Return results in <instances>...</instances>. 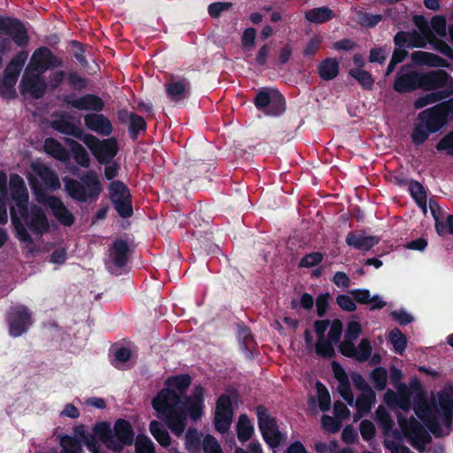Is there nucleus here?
I'll use <instances>...</instances> for the list:
<instances>
[{
	"mask_svg": "<svg viewBox=\"0 0 453 453\" xmlns=\"http://www.w3.org/2000/svg\"><path fill=\"white\" fill-rule=\"evenodd\" d=\"M402 372L391 367V379L396 391L388 389L383 395V402L389 408L409 411L413 399V411L426 428L435 436L449 434L453 419V385L446 386L437 393L432 403L426 399V392L418 380H412L409 385L399 383Z\"/></svg>",
	"mask_w": 453,
	"mask_h": 453,
	"instance_id": "nucleus-1",
	"label": "nucleus"
},
{
	"mask_svg": "<svg viewBox=\"0 0 453 453\" xmlns=\"http://www.w3.org/2000/svg\"><path fill=\"white\" fill-rule=\"evenodd\" d=\"M189 385L190 378L188 375L170 377L151 403L157 417L177 436L185 431L187 415L197 420L203 414L205 389L202 386H196L191 395L185 398L184 394Z\"/></svg>",
	"mask_w": 453,
	"mask_h": 453,
	"instance_id": "nucleus-2",
	"label": "nucleus"
},
{
	"mask_svg": "<svg viewBox=\"0 0 453 453\" xmlns=\"http://www.w3.org/2000/svg\"><path fill=\"white\" fill-rule=\"evenodd\" d=\"M73 435H65L60 439L62 453H82L84 445L90 453H120L125 447L134 442V431L131 423L118 418L113 425L107 420L93 424L90 432L80 424L73 428Z\"/></svg>",
	"mask_w": 453,
	"mask_h": 453,
	"instance_id": "nucleus-3",
	"label": "nucleus"
},
{
	"mask_svg": "<svg viewBox=\"0 0 453 453\" xmlns=\"http://www.w3.org/2000/svg\"><path fill=\"white\" fill-rule=\"evenodd\" d=\"M10 196L13 204L10 208L12 222L17 237L22 242L30 243L27 229L35 234H42L49 228L47 218L36 205L27 206L28 191L24 180L17 175L10 177Z\"/></svg>",
	"mask_w": 453,
	"mask_h": 453,
	"instance_id": "nucleus-4",
	"label": "nucleus"
},
{
	"mask_svg": "<svg viewBox=\"0 0 453 453\" xmlns=\"http://www.w3.org/2000/svg\"><path fill=\"white\" fill-rule=\"evenodd\" d=\"M418 88L440 89L439 92L430 93L415 101V107L422 108L445 99L449 95L453 94V78L444 71L418 73L402 69L395 81V90L403 93Z\"/></svg>",
	"mask_w": 453,
	"mask_h": 453,
	"instance_id": "nucleus-5",
	"label": "nucleus"
},
{
	"mask_svg": "<svg viewBox=\"0 0 453 453\" xmlns=\"http://www.w3.org/2000/svg\"><path fill=\"white\" fill-rule=\"evenodd\" d=\"M27 178L36 201L50 208L61 224L65 226L72 225L73 222L72 214L58 198L50 196L45 192V189H58L60 188L58 177L45 165L35 161L31 164Z\"/></svg>",
	"mask_w": 453,
	"mask_h": 453,
	"instance_id": "nucleus-6",
	"label": "nucleus"
},
{
	"mask_svg": "<svg viewBox=\"0 0 453 453\" xmlns=\"http://www.w3.org/2000/svg\"><path fill=\"white\" fill-rule=\"evenodd\" d=\"M59 65L60 61L49 49L42 47L35 50L22 78L23 93L36 98L42 96L46 91V82L42 76V73L47 69Z\"/></svg>",
	"mask_w": 453,
	"mask_h": 453,
	"instance_id": "nucleus-7",
	"label": "nucleus"
},
{
	"mask_svg": "<svg viewBox=\"0 0 453 453\" xmlns=\"http://www.w3.org/2000/svg\"><path fill=\"white\" fill-rule=\"evenodd\" d=\"M395 44L399 47L425 48L430 43L434 50L453 60V48L441 39L436 38L426 28L420 27L419 32L398 33L395 36Z\"/></svg>",
	"mask_w": 453,
	"mask_h": 453,
	"instance_id": "nucleus-8",
	"label": "nucleus"
},
{
	"mask_svg": "<svg viewBox=\"0 0 453 453\" xmlns=\"http://www.w3.org/2000/svg\"><path fill=\"white\" fill-rule=\"evenodd\" d=\"M317 342L315 344L316 353L322 357H331L334 352V345L336 343L342 333V325L340 320L317 321L314 325Z\"/></svg>",
	"mask_w": 453,
	"mask_h": 453,
	"instance_id": "nucleus-9",
	"label": "nucleus"
},
{
	"mask_svg": "<svg viewBox=\"0 0 453 453\" xmlns=\"http://www.w3.org/2000/svg\"><path fill=\"white\" fill-rule=\"evenodd\" d=\"M81 181V183L73 180H65V189L74 199L85 201L90 197L97 196L101 193L100 181L95 172L87 173Z\"/></svg>",
	"mask_w": 453,
	"mask_h": 453,
	"instance_id": "nucleus-10",
	"label": "nucleus"
},
{
	"mask_svg": "<svg viewBox=\"0 0 453 453\" xmlns=\"http://www.w3.org/2000/svg\"><path fill=\"white\" fill-rule=\"evenodd\" d=\"M418 120L424 123L433 133L439 131L449 120H453V98L447 103L423 111L418 114Z\"/></svg>",
	"mask_w": 453,
	"mask_h": 453,
	"instance_id": "nucleus-11",
	"label": "nucleus"
},
{
	"mask_svg": "<svg viewBox=\"0 0 453 453\" xmlns=\"http://www.w3.org/2000/svg\"><path fill=\"white\" fill-rule=\"evenodd\" d=\"M11 39L18 45H25L28 36L24 26L18 20L0 18V52L11 49Z\"/></svg>",
	"mask_w": 453,
	"mask_h": 453,
	"instance_id": "nucleus-12",
	"label": "nucleus"
},
{
	"mask_svg": "<svg viewBox=\"0 0 453 453\" xmlns=\"http://www.w3.org/2000/svg\"><path fill=\"white\" fill-rule=\"evenodd\" d=\"M257 416L258 428L269 447L275 449L281 442L286 441V434L279 431L276 420L269 414L265 407L258 406L257 408Z\"/></svg>",
	"mask_w": 453,
	"mask_h": 453,
	"instance_id": "nucleus-13",
	"label": "nucleus"
},
{
	"mask_svg": "<svg viewBox=\"0 0 453 453\" xmlns=\"http://www.w3.org/2000/svg\"><path fill=\"white\" fill-rule=\"evenodd\" d=\"M83 142L100 164L109 163L118 151V144L113 138L101 141L95 135L87 134Z\"/></svg>",
	"mask_w": 453,
	"mask_h": 453,
	"instance_id": "nucleus-14",
	"label": "nucleus"
},
{
	"mask_svg": "<svg viewBox=\"0 0 453 453\" xmlns=\"http://www.w3.org/2000/svg\"><path fill=\"white\" fill-rule=\"evenodd\" d=\"M234 398V394H223L217 400L214 411V426L219 433H226L230 428L234 415L232 407Z\"/></svg>",
	"mask_w": 453,
	"mask_h": 453,
	"instance_id": "nucleus-15",
	"label": "nucleus"
},
{
	"mask_svg": "<svg viewBox=\"0 0 453 453\" xmlns=\"http://www.w3.org/2000/svg\"><path fill=\"white\" fill-rule=\"evenodd\" d=\"M255 104L258 109L267 108L265 112L270 115H278L284 111V99L280 93L273 88L259 91Z\"/></svg>",
	"mask_w": 453,
	"mask_h": 453,
	"instance_id": "nucleus-16",
	"label": "nucleus"
},
{
	"mask_svg": "<svg viewBox=\"0 0 453 453\" xmlns=\"http://www.w3.org/2000/svg\"><path fill=\"white\" fill-rule=\"evenodd\" d=\"M110 196L118 213L121 217H129L133 210L130 194L127 187L120 181H113L110 185Z\"/></svg>",
	"mask_w": 453,
	"mask_h": 453,
	"instance_id": "nucleus-17",
	"label": "nucleus"
},
{
	"mask_svg": "<svg viewBox=\"0 0 453 453\" xmlns=\"http://www.w3.org/2000/svg\"><path fill=\"white\" fill-rule=\"evenodd\" d=\"M31 318L28 311L24 306L14 308L9 315V331L11 335L17 337L21 335L31 325Z\"/></svg>",
	"mask_w": 453,
	"mask_h": 453,
	"instance_id": "nucleus-18",
	"label": "nucleus"
},
{
	"mask_svg": "<svg viewBox=\"0 0 453 453\" xmlns=\"http://www.w3.org/2000/svg\"><path fill=\"white\" fill-rule=\"evenodd\" d=\"M339 348L342 355L360 362L368 360L372 351L371 342L366 338L362 339L357 346H355L354 343L350 345L341 343Z\"/></svg>",
	"mask_w": 453,
	"mask_h": 453,
	"instance_id": "nucleus-19",
	"label": "nucleus"
},
{
	"mask_svg": "<svg viewBox=\"0 0 453 453\" xmlns=\"http://www.w3.org/2000/svg\"><path fill=\"white\" fill-rule=\"evenodd\" d=\"M332 371L338 381V392L342 397L349 404H354V395L350 388L349 380L343 368L336 362L332 363Z\"/></svg>",
	"mask_w": 453,
	"mask_h": 453,
	"instance_id": "nucleus-20",
	"label": "nucleus"
},
{
	"mask_svg": "<svg viewBox=\"0 0 453 453\" xmlns=\"http://www.w3.org/2000/svg\"><path fill=\"white\" fill-rule=\"evenodd\" d=\"M84 124L88 129L100 135L107 136L112 132L111 121L102 114H87Z\"/></svg>",
	"mask_w": 453,
	"mask_h": 453,
	"instance_id": "nucleus-21",
	"label": "nucleus"
},
{
	"mask_svg": "<svg viewBox=\"0 0 453 453\" xmlns=\"http://www.w3.org/2000/svg\"><path fill=\"white\" fill-rule=\"evenodd\" d=\"M127 246L124 242H117L112 246L107 261L108 268L117 273L127 260Z\"/></svg>",
	"mask_w": 453,
	"mask_h": 453,
	"instance_id": "nucleus-22",
	"label": "nucleus"
},
{
	"mask_svg": "<svg viewBox=\"0 0 453 453\" xmlns=\"http://www.w3.org/2000/svg\"><path fill=\"white\" fill-rule=\"evenodd\" d=\"M52 127L57 131L74 136L83 142V138L87 134L81 127L75 126L70 117L62 115L52 121Z\"/></svg>",
	"mask_w": 453,
	"mask_h": 453,
	"instance_id": "nucleus-23",
	"label": "nucleus"
},
{
	"mask_svg": "<svg viewBox=\"0 0 453 453\" xmlns=\"http://www.w3.org/2000/svg\"><path fill=\"white\" fill-rule=\"evenodd\" d=\"M411 59L416 65H427L431 67H449V62L438 55L426 51H415Z\"/></svg>",
	"mask_w": 453,
	"mask_h": 453,
	"instance_id": "nucleus-24",
	"label": "nucleus"
},
{
	"mask_svg": "<svg viewBox=\"0 0 453 453\" xmlns=\"http://www.w3.org/2000/svg\"><path fill=\"white\" fill-rule=\"evenodd\" d=\"M346 242L349 246L366 251L375 246L379 242V239L375 236L366 235L362 233H350L346 237Z\"/></svg>",
	"mask_w": 453,
	"mask_h": 453,
	"instance_id": "nucleus-25",
	"label": "nucleus"
},
{
	"mask_svg": "<svg viewBox=\"0 0 453 453\" xmlns=\"http://www.w3.org/2000/svg\"><path fill=\"white\" fill-rule=\"evenodd\" d=\"M27 59L26 51L19 52L9 64L5 70L4 81L9 86H12L19 74V72Z\"/></svg>",
	"mask_w": 453,
	"mask_h": 453,
	"instance_id": "nucleus-26",
	"label": "nucleus"
},
{
	"mask_svg": "<svg viewBox=\"0 0 453 453\" xmlns=\"http://www.w3.org/2000/svg\"><path fill=\"white\" fill-rule=\"evenodd\" d=\"M67 104L79 110L101 111L104 104L100 98L92 95H87L80 98H69Z\"/></svg>",
	"mask_w": 453,
	"mask_h": 453,
	"instance_id": "nucleus-27",
	"label": "nucleus"
},
{
	"mask_svg": "<svg viewBox=\"0 0 453 453\" xmlns=\"http://www.w3.org/2000/svg\"><path fill=\"white\" fill-rule=\"evenodd\" d=\"M356 302L369 304L372 309H380L386 305V303L377 295L371 296L367 289H356L350 292Z\"/></svg>",
	"mask_w": 453,
	"mask_h": 453,
	"instance_id": "nucleus-28",
	"label": "nucleus"
},
{
	"mask_svg": "<svg viewBox=\"0 0 453 453\" xmlns=\"http://www.w3.org/2000/svg\"><path fill=\"white\" fill-rule=\"evenodd\" d=\"M376 403V395L375 393L368 394H360V395L357 397L355 405L357 409V414L354 416V421H357L360 419L363 416L367 414L372 407Z\"/></svg>",
	"mask_w": 453,
	"mask_h": 453,
	"instance_id": "nucleus-29",
	"label": "nucleus"
},
{
	"mask_svg": "<svg viewBox=\"0 0 453 453\" xmlns=\"http://www.w3.org/2000/svg\"><path fill=\"white\" fill-rule=\"evenodd\" d=\"M65 143L70 147L76 163L82 167H88L90 157L85 148L72 139H66Z\"/></svg>",
	"mask_w": 453,
	"mask_h": 453,
	"instance_id": "nucleus-30",
	"label": "nucleus"
},
{
	"mask_svg": "<svg viewBox=\"0 0 453 453\" xmlns=\"http://www.w3.org/2000/svg\"><path fill=\"white\" fill-rule=\"evenodd\" d=\"M150 432L155 440L158 442V444L162 447L167 448L171 445V436L160 422L152 420L150 423Z\"/></svg>",
	"mask_w": 453,
	"mask_h": 453,
	"instance_id": "nucleus-31",
	"label": "nucleus"
},
{
	"mask_svg": "<svg viewBox=\"0 0 453 453\" xmlns=\"http://www.w3.org/2000/svg\"><path fill=\"white\" fill-rule=\"evenodd\" d=\"M431 212L435 220L436 232L440 235L453 234V215L447 218L446 222L441 221L438 218L439 207L435 203L429 204Z\"/></svg>",
	"mask_w": 453,
	"mask_h": 453,
	"instance_id": "nucleus-32",
	"label": "nucleus"
},
{
	"mask_svg": "<svg viewBox=\"0 0 453 453\" xmlns=\"http://www.w3.org/2000/svg\"><path fill=\"white\" fill-rule=\"evenodd\" d=\"M7 175L0 172V223L5 224L8 221L6 201L8 199V189L6 187Z\"/></svg>",
	"mask_w": 453,
	"mask_h": 453,
	"instance_id": "nucleus-33",
	"label": "nucleus"
},
{
	"mask_svg": "<svg viewBox=\"0 0 453 453\" xmlns=\"http://www.w3.org/2000/svg\"><path fill=\"white\" fill-rule=\"evenodd\" d=\"M44 150L47 154L61 161H66L69 157L66 150L58 142L51 138L45 140Z\"/></svg>",
	"mask_w": 453,
	"mask_h": 453,
	"instance_id": "nucleus-34",
	"label": "nucleus"
},
{
	"mask_svg": "<svg viewBox=\"0 0 453 453\" xmlns=\"http://www.w3.org/2000/svg\"><path fill=\"white\" fill-rule=\"evenodd\" d=\"M237 436L239 441H248L254 433V427L247 415H241L237 422Z\"/></svg>",
	"mask_w": 453,
	"mask_h": 453,
	"instance_id": "nucleus-35",
	"label": "nucleus"
},
{
	"mask_svg": "<svg viewBox=\"0 0 453 453\" xmlns=\"http://www.w3.org/2000/svg\"><path fill=\"white\" fill-rule=\"evenodd\" d=\"M168 96L173 101L184 98L188 92V85L186 81H173L166 87Z\"/></svg>",
	"mask_w": 453,
	"mask_h": 453,
	"instance_id": "nucleus-36",
	"label": "nucleus"
},
{
	"mask_svg": "<svg viewBox=\"0 0 453 453\" xmlns=\"http://www.w3.org/2000/svg\"><path fill=\"white\" fill-rule=\"evenodd\" d=\"M319 71L323 80H332L335 78L339 73L338 62L334 58L326 59L319 65Z\"/></svg>",
	"mask_w": 453,
	"mask_h": 453,
	"instance_id": "nucleus-37",
	"label": "nucleus"
},
{
	"mask_svg": "<svg viewBox=\"0 0 453 453\" xmlns=\"http://www.w3.org/2000/svg\"><path fill=\"white\" fill-rule=\"evenodd\" d=\"M369 380L377 390H384L388 380V371L383 367H377L371 372Z\"/></svg>",
	"mask_w": 453,
	"mask_h": 453,
	"instance_id": "nucleus-38",
	"label": "nucleus"
},
{
	"mask_svg": "<svg viewBox=\"0 0 453 453\" xmlns=\"http://www.w3.org/2000/svg\"><path fill=\"white\" fill-rule=\"evenodd\" d=\"M305 18L313 23H324L333 18V12L327 7H320L305 12Z\"/></svg>",
	"mask_w": 453,
	"mask_h": 453,
	"instance_id": "nucleus-39",
	"label": "nucleus"
},
{
	"mask_svg": "<svg viewBox=\"0 0 453 453\" xmlns=\"http://www.w3.org/2000/svg\"><path fill=\"white\" fill-rule=\"evenodd\" d=\"M409 189L411 196L415 199L418 206L422 209L424 213H426V192L418 181L412 180L410 182Z\"/></svg>",
	"mask_w": 453,
	"mask_h": 453,
	"instance_id": "nucleus-40",
	"label": "nucleus"
},
{
	"mask_svg": "<svg viewBox=\"0 0 453 453\" xmlns=\"http://www.w3.org/2000/svg\"><path fill=\"white\" fill-rule=\"evenodd\" d=\"M388 340L393 345L394 350L398 354H403L406 349L407 339L405 335L397 328L393 329L388 334Z\"/></svg>",
	"mask_w": 453,
	"mask_h": 453,
	"instance_id": "nucleus-41",
	"label": "nucleus"
},
{
	"mask_svg": "<svg viewBox=\"0 0 453 453\" xmlns=\"http://www.w3.org/2000/svg\"><path fill=\"white\" fill-rule=\"evenodd\" d=\"M317 399L321 411H326L331 406V396L327 388L320 382L316 383Z\"/></svg>",
	"mask_w": 453,
	"mask_h": 453,
	"instance_id": "nucleus-42",
	"label": "nucleus"
},
{
	"mask_svg": "<svg viewBox=\"0 0 453 453\" xmlns=\"http://www.w3.org/2000/svg\"><path fill=\"white\" fill-rule=\"evenodd\" d=\"M361 325L357 321H350L348 324L344 339L341 343H347L348 345H350L354 343V341L358 337V335L361 333Z\"/></svg>",
	"mask_w": 453,
	"mask_h": 453,
	"instance_id": "nucleus-43",
	"label": "nucleus"
},
{
	"mask_svg": "<svg viewBox=\"0 0 453 453\" xmlns=\"http://www.w3.org/2000/svg\"><path fill=\"white\" fill-rule=\"evenodd\" d=\"M135 453H155L152 441L145 435H138L135 440Z\"/></svg>",
	"mask_w": 453,
	"mask_h": 453,
	"instance_id": "nucleus-44",
	"label": "nucleus"
},
{
	"mask_svg": "<svg viewBox=\"0 0 453 453\" xmlns=\"http://www.w3.org/2000/svg\"><path fill=\"white\" fill-rule=\"evenodd\" d=\"M433 132L428 129V127L422 122L418 120L416 124L413 133H412V140L415 143L420 144L427 140L429 134Z\"/></svg>",
	"mask_w": 453,
	"mask_h": 453,
	"instance_id": "nucleus-45",
	"label": "nucleus"
},
{
	"mask_svg": "<svg viewBox=\"0 0 453 453\" xmlns=\"http://www.w3.org/2000/svg\"><path fill=\"white\" fill-rule=\"evenodd\" d=\"M185 443L187 449L191 453L199 451L200 438L196 431H188L185 436Z\"/></svg>",
	"mask_w": 453,
	"mask_h": 453,
	"instance_id": "nucleus-46",
	"label": "nucleus"
},
{
	"mask_svg": "<svg viewBox=\"0 0 453 453\" xmlns=\"http://www.w3.org/2000/svg\"><path fill=\"white\" fill-rule=\"evenodd\" d=\"M350 74L365 88H371L373 83L370 73L360 68L351 70Z\"/></svg>",
	"mask_w": 453,
	"mask_h": 453,
	"instance_id": "nucleus-47",
	"label": "nucleus"
},
{
	"mask_svg": "<svg viewBox=\"0 0 453 453\" xmlns=\"http://www.w3.org/2000/svg\"><path fill=\"white\" fill-rule=\"evenodd\" d=\"M432 30L441 37H444L447 33L446 19L442 16H435L431 20Z\"/></svg>",
	"mask_w": 453,
	"mask_h": 453,
	"instance_id": "nucleus-48",
	"label": "nucleus"
},
{
	"mask_svg": "<svg viewBox=\"0 0 453 453\" xmlns=\"http://www.w3.org/2000/svg\"><path fill=\"white\" fill-rule=\"evenodd\" d=\"M204 453H223L218 441L211 435H206L203 441Z\"/></svg>",
	"mask_w": 453,
	"mask_h": 453,
	"instance_id": "nucleus-49",
	"label": "nucleus"
},
{
	"mask_svg": "<svg viewBox=\"0 0 453 453\" xmlns=\"http://www.w3.org/2000/svg\"><path fill=\"white\" fill-rule=\"evenodd\" d=\"M351 379L355 387L360 391L361 394L368 393H375L371 386L367 383L363 376L358 373H354L351 375Z\"/></svg>",
	"mask_w": 453,
	"mask_h": 453,
	"instance_id": "nucleus-50",
	"label": "nucleus"
},
{
	"mask_svg": "<svg viewBox=\"0 0 453 453\" xmlns=\"http://www.w3.org/2000/svg\"><path fill=\"white\" fill-rule=\"evenodd\" d=\"M321 424L322 427L330 433L337 432L342 426V422L339 419H337L336 418H334L327 415L322 417Z\"/></svg>",
	"mask_w": 453,
	"mask_h": 453,
	"instance_id": "nucleus-51",
	"label": "nucleus"
},
{
	"mask_svg": "<svg viewBox=\"0 0 453 453\" xmlns=\"http://www.w3.org/2000/svg\"><path fill=\"white\" fill-rule=\"evenodd\" d=\"M436 149L441 151H445L449 155H453V130L441 139L436 145Z\"/></svg>",
	"mask_w": 453,
	"mask_h": 453,
	"instance_id": "nucleus-52",
	"label": "nucleus"
},
{
	"mask_svg": "<svg viewBox=\"0 0 453 453\" xmlns=\"http://www.w3.org/2000/svg\"><path fill=\"white\" fill-rule=\"evenodd\" d=\"M360 434L365 441L372 439L375 435V426L370 420L365 419L360 423Z\"/></svg>",
	"mask_w": 453,
	"mask_h": 453,
	"instance_id": "nucleus-53",
	"label": "nucleus"
},
{
	"mask_svg": "<svg viewBox=\"0 0 453 453\" xmlns=\"http://www.w3.org/2000/svg\"><path fill=\"white\" fill-rule=\"evenodd\" d=\"M337 303L345 311H352L356 309L355 299L351 294L338 296Z\"/></svg>",
	"mask_w": 453,
	"mask_h": 453,
	"instance_id": "nucleus-54",
	"label": "nucleus"
},
{
	"mask_svg": "<svg viewBox=\"0 0 453 453\" xmlns=\"http://www.w3.org/2000/svg\"><path fill=\"white\" fill-rule=\"evenodd\" d=\"M80 415L81 413L79 409L72 403H65L59 412V416L61 418H69L73 419L80 418Z\"/></svg>",
	"mask_w": 453,
	"mask_h": 453,
	"instance_id": "nucleus-55",
	"label": "nucleus"
},
{
	"mask_svg": "<svg viewBox=\"0 0 453 453\" xmlns=\"http://www.w3.org/2000/svg\"><path fill=\"white\" fill-rule=\"evenodd\" d=\"M381 20V16L380 14H368L365 13L359 17V22L364 27H373L377 25Z\"/></svg>",
	"mask_w": 453,
	"mask_h": 453,
	"instance_id": "nucleus-56",
	"label": "nucleus"
},
{
	"mask_svg": "<svg viewBox=\"0 0 453 453\" xmlns=\"http://www.w3.org/2000/svg\"><path fill=\"white\" fill-rule=\"evenodd\" d=\"M322 260V255L319 252L311 253L302 258L300 265L303 267H311L318 265Z\"/></svg>",
	"mask_w": 453,
	"mask_h": 453,
	"instance_id": "nucleus-57",
	"label": "nucleus"
},
{
	"mask_svg": "<svg viewBox=\"0 0 453 453\" xmlns=\"http://www.w3.org/2000/svg\"><path fill=\"white\" fill-rule=\"evenodd\" d=\"M392 318L401 325H406L413 320L412 316L404 310L392 311Z\"/></svg>",
	"mask_w": 453,
	"mask_h": 453,
	"instance_id": "nucleus-58",
	"label": "nucleus"
},
{
	"mask_svg": "<svg viewBox=\"0 0 453 453\" xmlns=\"http://www.w3.org/2000/svg\"><path fill=\"white\" fill-rule=\"evenodd\" d=\"M334 412L335 418L337 419H339L341 422L342 420L346 419L350 414L349 410L342 402H336L334 403Z\"/></svg>",
	"mask_w": 453,
	"mask_h": 453,
	"instance_id": "nucleus-59",
	"label": "nucleus"
},
{
	"mask_svg": "<svg viewBox=\"0 0 453 453\" xmlns=\"http://www.w3.org/2000/svg\"><path fill=\"white\" fill-rule=\"evenodd\" d=\"M329 303V295L321 294L317 297L316 307L317 312L319 316H323L327 309Z\"/></svg>",
	"mask_w": 453,
	"mask_h": 453,
	"instance_id": "nucleus-60",
	"label": "nucleus"
},
{
	"mask_svg": "<svg viewBox=\"0 0 453 453\" xmlns=\"http://www.w3.org/2000/svg\"><path fill=\"white\" fill-rule=\"evenodd\" d=\"M322 42V38L319 36H314L312 37L310 42L307 43L305 49H304V54L305 55H312L314 54L318 49L319 48L320 44Z\"/></svg>",
	"mask_w": 453,
	"mask_h": 453,
	"instance_id": "nucleus-61",
	"label": "nucleus"
},
{
	"mask_svg": "<svg viewBox=\"0 0 453 453\" xmlns=\"http://www.w3.org/2000/svg\"><path fill=\"white\" fill-rule=\"evenodd\" d=\"M388 53L389 51L384 49H373L370 52V61L381 63L387 58Z\"/></svg>",
	"mask_w": 453,
	"mask_h": 453,
	"instance_id": "nucleus-62",
	"label": "nucleus"
},
{
	"mask_svg": "<svg viewBox=\"0 0 453 453\" xmlns=\"http://www.w3.org/2000/svg\"><path fill=\"white\" fill-rule=\"evenodd\" d=\"M64 79V73L62 71L53 72L50 75V80L46 83V90L48 88H55Z\"/></svg>",
	"mask_w": 453,
	"mask_h": 453,
	"instance_id": "nucleus-63",
	"label": "nucleus"
},
{
	"mask_svg": "<svg viewBox=\"0 0 453 453\" xmlns=\"http://www.w3.org/2000/svg\"><path fill=\"white\" fill-rule=\"evenodd\" d=\"M234 453H263V449L258 441H253L248 445L247 449L237 448Z\"/></svg>",
	"mask_w": 453,
	"mask_h": 453,
	"instance_id": "nucleus-64",
	"label": "nucleus"
}]
</instances>
